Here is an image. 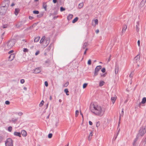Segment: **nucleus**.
Segmentation results:
<instances>
[{"label":"nucleus","instance_id":"nucleus-19","mask_svg":"<svg viewBox=\"0 0 146 146\" xmlns=\"http://www.w3.org/2000/svg\"><path fill=\"white\" fill-rule=\"evenodd\" d=\"M21 133L22 135L25 137L27 135V132L25 130H22L21 131Z\"/></svg>","mask_w":146,"mask_h":146},{"label":"nucleus","instance_id":"nucleus-56","mask_svg":"<svg viewBox=\"0 0 146 146\" xmlns=\"http://www.w3.org/2000/svg\"><path fill=\"white\" fill-rule=\"evenodd\" d=\"M99 30L98 29H97V30H96V31H95L96 33L97 34V33H99Z\"/></svg>","mask_w":146,"mask_h":146},{"label":"nucleus","instance_id":"nucleus-60","mask_svg":"<svg viewBox=\"0 0 146 146\" xmlns=\"http://www.w3.org/2000/svg\"><path fill=\"white\" fill-rule=\"evenodd\" d=\"M123 113H124V112H123V109H122V111H121V114H122V116L123 114Z\"/></svg>","mask_w":146,"mask_h":146},{"label":"nucleus","instance_id":"nucleus-58","mask_svg":"<svg viewBox=\"0 0 146 146\" xmlns=\"http://www.w3.org/2000/svg\"><path fill=\"white\" fill-rule=\"evenodd\" d=\"M99 125L100 124L98 123H97L96 125V126L97 127H98L99 126Z\"/></svg>","mask_w":146,"mask_h":146},{"label":"nucleus","instance_id":"nucleus-50","mask_svg":"<svg viewBox=\"0 0 146 146\" xmlns=\"http://www.w3.org/2000/svg\"><path fill=\"white\" fill-rule=\"evenodd\" d=\"M44 84L46 87L48 86V83L47 81H45L44 83Z\"/></svg>","mask_w":146,"mask_h":146},{"label":"nucleus","instance_id":"nucleus-34","mask_svg":"<svg viewBox=\"0 0 146 146\" xmlns=\"http://www.w3.org/2000/svg\"><path fill=\"white\" fill-rule=\"evenodd\" d=\"M28 49L27 48H24L23 49V51L24 52H28Z\"/></svg>","mask_w":146,"mask_h":146},{"label":"nucleus","instance_id":"nucleus-45","mask_svg":"<svg viewBox=\"0 0 146 146\" xmlns=\"http://www.w3.org/2000/svg\"><path fill=\"white\" fill-rule=\"evenodd\" d=\"M88 64L90 65L91 64V60L90 59L88 60Z\"/></svg>","mask_w":146,"mask_h":146},{"label":"nucleus","instance_id":"nucleus-25","mask_svg":"<svg viewBox=\"0 0 146 146\" xmlns=\"http://www.w3.org/2000/svg\"><path fill=\"white\" fill-rule=\"evenodd\" d=\"M78 18L77 17H76V18H75L72 21V23H76L78 20Z\"/></svg>","mask_w":146,"mask_h":146},{"label":"nucleus","instance_id":"nucleus-49","mask_svg":"<svg viewBox=\"0 0 146 146\" xmlns=\"http://www.w3.org/2000/svg\"><path fill=\"white\" fill-rule=\"evenodd\" d=\"M25 82V80L24 79H22L21 80V81H20V82L23 84V83H24Z\"/></svg>","mask_w":146,"mask_h":146},{"label":"nucleus","instance_id":"nucleus-10","mask_svg":"<svg viewBox=\"0 0 146 146\" xmlns=\"http://www.w3.org/2000/svg\"><path fill=\"white\" fill-rule=\"evenodd\" d=\"M140 58V56L139 55H137L134 59V62H137L138 61H139Z\"/></svg>","mask_w":146,"mask_h":146},{"label":"nucleus","instance_id":"nucleus-41","mask_svg":"<svg viewBox=\"0 0 146 146\" xmlns=\"http://www.w3.org/2000/svg\"><path fill=\"white\" fill-rule=\"evenodd\" d=\"M52 46V44H51L47 48V50H48V51L51 48V47Z\"/></svg>","mask_w":146,"mask_h":146},{"label":"nucleus","instance_id":"nucleus-39","mask_svg":"<svg viewBox=\"0 0 146 146\" xmlns=\"http://www.w3.org/2000/svg\"><path fill=\"white\" fill-rule=\"evenodd\" d=\"M65 10V9L63 7H61L60 8V11L61 12Z\"/></svg>","mask_w":146,"mask_h":146},{"label":"nucleus","instance_id":"nucleus-4","mask_svg":"<svg viewBox=\"0 0 146 146\" xmlns=\"http://www.w3.org/2000/svg\"><path fill=\"white\" fill-rule=\"evenodd\" d=\"M7 7L5 6H3L0 7V14L1 15H4L6 12Z\"/></svg>","mask_w":146,"mask_h":146},{"label":"nucleus","instance_id":"nucleus-35","mask_svg":"<svg viewBox=\"0 0 146 146\" xmlns=\"http://www.w3.org/2000/svg\"><path fill=\"white\" fill-rule=\"evenodd\" d=\"M139 137H136V139H135V140H134V141H133V145H135V143H136V141H137V139Z\"/></svg>","mask_w":146,"mask_h":146},{"label":"nucleus","instance_id":"nucleus-22","mask_svg":"<svg viewBox=\"0 0 146 146\" xmlns=\"http://www.w3.org/2000/svg\"><path fill=\"white\" fill-rule=\"evenodd\" d=\"M84 4L83 3H79L78 5V7L79 9H81L82 8Z\"/></svg>","mask_w":146,"mask_h":146},{"label":"nucleus","instance_id":"nucleus-31","mask_svg":"<svg viewBox=\"0 0 146 146\" xmlns=\"http://www.w3.org/2000/svg\"><path fill=\"white\" fill-rule=\"evenodd\" d=\"M33 13L35 14H38L39 13V11H33Z\"/></svg>","mask_w":146,"mask_h":146},{"label":"nucleus","instance_id":"nucleus-42","mask_svg":"<svg viewBox=\"0 0 146 146\" xmlns=\"http://www.w3.org/2000/svg\"><path fill=\"white\" fill-rule=\"evenodd\" d=\"M68 84H69V82H67L66 83H65L64 84V87H66L68 85Z\"/></svg>","mask_w":146,"mask_h":146},{"label":"nucleus","instance_id":"nucleus-63","mask_svg":"<svg viewBox=\"0 0 146 146\" xmlns=\"http://www.w3.org/2000/svg\"><path fill=\"white\" fill-rule=\"evenodd\" d=\"M23 89L24 90H27V88L26 87H24V88H23Z\"/></svg>","mask_w":146,"mask_h":146},{"label":"nucleus","instance_id":"nucleus-7","mask_svg":"<svg viewBox=\"0 0 146 146\" xmlns=\"http://www.w3.org/2000/svg\"><path fill=\"white\" fill-rule=\"evenodd\" d=\"M50 41V38H46L42 44L44 46L46 47L49 43Z\"/></svg>","mask_w":146,"mask_h":146},{"label":"nucleus","instance_id":"nucleus-62","mask_svg":"<svg viewBox=\"0 0 146 146\" xmlns=\"http://www.w3.org/2000/svg\"><path fill=\"white\" fill-rule=\"evenodd\" d=\"M58 17V16H54L53 17V19H56Z\"/></svg>","mask_w":146,"mask_h":146},{"label":"nucleus","instance_id":"nucleus-27","mask_svg":"<svg viewBox=\"0 0 146 146\" xmlns=\"http://www.w3.org/2000/svg\"><path fill=\"white\" fill-rule=\"evenodd\" d=\"M87 45L88 43L87 42L84 43L83 46L82 48L83 49H84L85 48V47L87 46Z\"/></svg>","mask_w":146,"mask_h":146},{"label":"nucleus","instance_id":"nucleus-13","mask_svg":"<svg viewBox=\"0 0 146 146\" xmlns=\"http://www.w3.org/2000/svg\"><path fill=\"white\" fill-rule=\"evenodd\" d=\"M46 39L45 38V36H43L42 38H41V39H40V44H42L44 42V40H45V39Z\"/></svg>","mask_w":146,"mask_h":146},{"label":"nucleus","instance_id":"nucleus-46","mask_svg":"<svg viewBox=\"0 0 146 146\" xmlns=\"http://www.w3.org/2000/svg\"><path fill=\"white\" fill-rule=\"evenodd\" d=\"M105 71H106V69H105V68H102L101 70V71L103 73H104L105 72Z\"/></svg>","mask_w":146,"mask_h":146},{"label":"nucleus","instance_id":"nucleus-30","mask_svg":"<svg viewBox=\"0 0 146 146\" xmlns=\"http://www.w3.org/2000/svg\"><path fill=\"white\" fill-rule=\"evenodd\" d=\"M120 131V129H119L118 131L117 132V135H116V136L115 137V139H114V140H115V139H116V138H117V136H118V134H119V131Z\"/></svg>","mask_w":146,"mask_h":146},{"label":"nucleus","instance_id":"nucleus-24","mask_svg":"<svg viewBox=\"0 0 146 146\" xmlns=\"http://www.w3.org/2000/svg\"><path fill=\"white\" fill-rule=\"evenodd\" d=\"M19 12V9H15V14L16 16H17L18 15Z\"/></svg>","mask_w":146,"mask_h":146},{"label":"nucleus","instance_id":"nucleus-5","mask_svg":"<svg viewBox=\"0 0 146 146\" xmlns=\"http://www.w3.org/2000/svg\"><path fill=\"white\" fill-rule=\"evenodd\" d=\"M5 146H13V141L11 139H7L5 141Z\"/></svg>","mask_w":146,"mask_h":146},{"label":"nucleus","instance_id":"nucleus-32","mask_svg":"<svg viewBox=\"0 0 146 146\" xmlns=\"http://www.w3.org/2000/svg\"><path fill=\"white\" fill-rule=\"evenodd\" d=\"M43 7L45 11L46 10L47 5L46 4H43Z\"/></svg>","mask_w":146,"mask_h":146},{"label":"nucleus","instance_id":"nucleus-9","mask_svg":"<svg viewBox=\"0 0 146 146\" xmlns=\"http://www.w3.org/2000/svg\"><path fill=\"white\" fill-rule=\"evenodd\" d=\"M115 73L116 74L118 73L119 70V66L117 64H116L115 67Z\"/></svg>","mask_w":146,"mask_h":146},{"label":"nucleus","instance_id":"nucleus-40","mask_svg":"<svg viewBox=\"0 0 146 146\" xmlns=\"http://www.w3.org/2000/svg\"><path fill=\"white\" fill-rule=\"evenodd\" d=\"M3 137L1 136L0 135V143L3 141Z\"/></svg>","mask_w":146,"mask_h":146},{"label":"nucleus","instance_id":"nucleus-26","mask_svg":"<svg viewBox=\"0 0 146 146\" xmlns=\"http://www.w3.org/2000/svg\"><path fill=\"white\" fill-rule=\"evenodd\" d=\"M64 92L66 93V95L67 96H68L69 95V94L68 93L69 92V91L66 88L64 90Z\"/></svg>","mask_w":146,"mask_h":146},{"label":"nucleus","instance_id":"nucleus-23","mask_svg":"<svg viewBox=\"0 0 146 146\" xmlns=\"http://www.w3.org/2000/svg\"><path fill=\"white\" fill-rule=\"evenodd\" d=\"M93 134L92 132H91L89 134V136H88V139L89 141H90L91 140V139L92 137V136Z\"/></svg>","mask_w":146,"mask_h":146},{"label":"nucleus","instance_id":"nucleus-20","mask_svg":"<svg viewBox=\"0 0 146 146\" xmlns=\"http://www.w3.org/2000/svg\"><path fill=\"white\" fill-rule=\"evenodd\" d=\"M146 102V98L145 97H144L142 99L141 102L140 103V104H141V103L142 104H144Z\"/></svg>","mask_w":146,"mask_h":146},{"label":"nucleus","instance_id":"nucleus-52","mask_svg":"<svg viewBox=\"0 0 146 146\" xmlns=\"http://www.w3.org/2000/svg\"><path fill=\"white\" fill-rule=\"evenodd\" d=\"M13 50H11L8 53L9 54H11V53H13Z\"/></svg>","mask_w":146,"mask_h":146},{"label":"nucleus","instance_id":"nucleus-12","mask_svg":"<svg viewBox=\"0 0 146 146\" xmlns=\"http://www.w3.org/2000/svg\"><path fill=\"white\" fill-rule=\"evenodd\" d=\"M14 135L16 136H17L19 137H21V133L20 132H15L14 133Z\"/></svg>","mask_w":146,"mask_h":146},{"label":"nucleus","instance_id":"nucleus-11","mask_svg":"<svg viewBox=\"0 0 146 146\" xmlns=\"http://www.w3.org/2000/svg\"><path fill=\"white\" fill-rule=\"evenodd\" d=\"M146 2V0H142L140 5V6L141 7H142L144 6Z\"/></svg>","mask_w":146,"mask_h":146},{"label":"nucleus","instance_id":"nucleus-38","mask_svg":"<svg viewBox=\"0 0 146 146\" xmlns=\"http://www.w3.org/2000/svg\"><path fill=\"white\" fill-rule=\"evenodd\" d=\"M87 85V83H84L83 84V88H86Z\"/></svg>","mask_w":146,"mask_h":146},{"label":"nucleus","instance_id":"nucleus-18","mask_svg":"<svg viewBox=\"0 0 146 146\" xmlns=\"http://www.w3.org/2000/svg\"><path fill=\"white\" fill-rule=\"evenodd\" d=\"M127 26L126 25H124L123 26V29H122V34H123V33H125V31L127 29Z\"/></svg>","mask_w":146,"mask_h":146},{"label":"nucleus","instance_id":"nucleus-55","mask_svg":"<svg viewBox=\"0 0 146 146\" xmlns=\"http://www.w3.org/2000/svg\"><path fill=\"white\" fill-rule=\"evenodd\" d=\"M89 124L91 125H92V123L90 121H89Z\"/></svg>","mask_w":146,"mask_h":146},{"label":"nucleus","instance_id":"nucleus-2","mask_svg":"<svg viewBox=\"0 0 146 146\" xmlns=\"http://www.w3.org/2000/svg\"><path fill=\"white\" fill-rule=\"evenodd\" d=\"M15 43V41L14 40H9L5 45V49L6 50L11 49L14 46Z\"/></svg>","mask_w":146,"mask_h":146},{"label":"nucleus","instance_id":"nucleus-17","mask_svg":"<svg viewBox=\"0 0 146 146\" xmlns=\"http://www.w3.org/2000/svg\"><path fill=\"white\" fill-rule=\"evenodd\" d=\"M116 97L115 96L114 97H112L111 98V100L113 104H114L115 103L116 100Z\"/></svg>","mask_w":146,"mask_h":146},{"label":"nucleus","instance_id":"nucleus-43","mask_svg":"<svg viewBox=\"0 0 146 146\" xmlns=\"http://www.w3.org/2000/svg\"><path fill=\"white\" fill-rule=\"evenodd\" d=\"M5 104L7 105H9L10 104V102L8 100L6 101L5 102Z\"/></svg>","mask_w":146,"mask_h":146},{"label":"nucleus","instance_id":"nucleus-29","mask_svg":"<svg viewBox=\"0 0 146 146\" xmlns=\"http://www.w3.org/2000/svg\"><path fill=\"white\" fill-rule=\"evenodd\" d=\"M104 82L103 81H101L100 82L99 86H102L104 85Z\"/></svg>","mask_w":146,"mask_h":146},{"label":"nucleus","instance_id":"nucleus-59","mask_svg":"<svg viewBox=\"0 0 146 146\" xmlns=\"http://www.w3.org/2000/svg\"><path fill=\"white\" fill-rule=\"evenodd\" d=\"M133 76V75L131 73L129 75V77L131 78H132Z\"/></svg>","mask_w":146,"mask_h":146},{"label":"nucleus","instance_id":"nucleus-33","mask_svg":"<svg viewBox=\"0 0 146 146\" xmlns=\"http://www.w3.org/2000/svg\"><path fill=\"white\" fill-rule=\"evenodd\" d=\"M12 130V127L11 126H9L8 127L7 130L9 132H11Z\"/></svg>","mask_w":146,"mask_h":146},{"label":"nucleus","instance_id":"nucleus-57","mask_svg":"<svg viewBox=\"0 0 146 146\" xmlns=\"http://www.w3.org/2000/svg\"><path fill=\"white\" fill-rule=\"evenodd\" d=\"M29 19H32L33 18V17L31 16H29Z\"/></svg>","mask_w":146,"mask_h":146},{"label":"nucleus","instance_id":"nucleus-54","mask_svg":"<svg viewBox=\"0 0 146 146\" xmlns=\"http://www.w3.org/2000/svg\"><path fill=\"white\" fill-rule=\"evenodd\" d=\"M137 44L138 46H139L140 45V42L139 40H138L137 41Z\"/></svg>","mask_w":146,"mask_h":146},{"label":"nucleus","instance_id":"nucleus-48","mask_svg":"<svg viewBox=\"0 0 146 146\" xmlns=\"http://www.w3.org/2000/svg\"><path fill=\"white\" fill-rule=\"evenodd\" d=\"M8 26L7 25H3V28H6L8 27Z\"/></svg>","mask_w":146,"mask_h":146},{"label":"nucleus","instance_id":"nucleus-36","mask_svg":"<svg viewBox=\"0 0 146 146\" xmlns=\"http://www.w3.org/2000/svg\"><path fill=\"white\" fill-rule=\"evenodd\" d=\"M95 23V25H98V20L97 19H96L94 21Z\"/></svg>","mask_w":146,"mask_h":146},{"label":"nucleus","instance_id":"nucleus-28","mask_svg":"<svg viewBox=\"0 0 146 146\" xmlns=\"http://www.w3.org/2000/svg\"><path fill=\"white\" fill-rule=\"evenodd\" d=\"M44 101L43 100H42L39 104V106L40 107H42L44 104Z\"/></svg>","mask_w":146,"mask_h":146},{"label":"nucleus","instance_id":"nucleus-37","mask_svg":"<svg viewBox=\"0 0 146 146\" xmlns=\"http://www.w3.org/2000/svg\"><path fill=\"white\" fill-rule=\"evenodd\" d=\"M79 111L77 110L76 111L75 117H77L78 115Z\"/></svg>","mask_w":146,"mask_h":146},{"label":"nucleus","instance_id":"nucleus-3","mask_svg":"<svg viewBox=\"0 0 146 146\" xmlns=\"http://www.w3.org/2000/svg\"><path fill=\"white\" fill-rule=\"evenodd\" d=\"M146 132V126L140 128L139 131V133L137 135V137H139L140 136H143Z\"/></svg>","mask_w":146,"mask_h":146},{"label":"nucleus","instance_id":"nucleus-15","mask_svg":"<svg viewBox=\"0 0 146 146\" xmlns=\"http://www.w3.org/2000/svg\"><path fill=\"white\" fill-rule=\"evenodd\" d=\"M15 55L14 54H11L10 56H9V59H10V60L11 61L15 57Z\"/></svg>","mask_w":146,"mask_h":146},{"label":"nucleus","instance_id":"nucleus-8","mask_svg":"<svg viewBox=\"0 0 146 146\" xmlns=\"http://www.w3.org/2000/svg\"><path fill=\"white\" fill-rule=\"evenodd\" d=\"M40 68H35L34 70V73H38L40 72Z\"/></svg>","mask_w":146,"mask_h":146},{"label":"nucleus","instance_id":"nucleus-51","mask_svg":"<svg viewBox=\"0 0 146 146\" xmlns=\"http://www.w3.org/2000/svg\"><path fill=\"white\" fill-rule=\"evenodd\" d=\"M39 51L38 50L35 53V55L36 56L39 54Z\"/></svg>","mask_w":146,"mask_h":146},{"label":"nucleus","instance_id":"nucleus-53","mask_svg":"<svg viewBox=\"0 0 146 146\" xmlns=\"http://www.w3.org/2000/svg\"><path fill=\"white\" fill-rule=\"evenodd\" d=\"M17 119H12V121L13 122H15V121H17Z\"/></svg>","mask_w":146,"mask_h":146},{"label":"nucleus","instance_id":"nucleus-64","mask_svg":"<svg viewBox=\"0 0 146 146\" xmlns=\"http://www.w3.org/2000/svg\"><path fill=\"white\" fill-rule=\"evenodd\" d=\"M15 5V4L14 3H12L11 5V6H12V7H13V6L14 5Z\"/></svg>","mask_w":146,"mask_h":146},{"label":"nucleus","instance_id":"nucleus-47","mask_svg":"<svg viewBox=\"0 0 146 146\" xmlns=\"http://www.w3.org/2000/svg\"><path fill=\"white\" fill-rule=\"evenodd\" d=\"M18 115L19 116H21L23 115V113L21 112H19L18 113Z\"/></svg>","mask_w":146,"mask_h":146},{"label":"nucleus","instance_id":"nucleus-1","mask_svg":"<svg viewBox=\"0 0 146 146\" xmlns=\"http://www.w3.org/2000/svg\"><path fill=\"white\" fill-rule=\"evenodd\" d=\"M90 110L95 115L101 116L104 114L105 108L103 107L94 103L90 105Z\"/></svg>","mask_w":146,"mask_h":146},{"label":"nucleus","instance_id":"nucleus-44","mask_svg":"<svg viewBox=\"0 0 146 146\" xmlns=\"http://www.w3.org/2000/svg\"><path fill=\"white\" fill-rule=\"evenodd\" d=\"M52 136V133H49L48 135V137L49 138H50Z\"/></svg>","mask_w":146,"mask_h":146},{"label":"nucleus","instance_id":"nucleus-21","mask_svg":"<svg viewBox=\"0 0 146 146\" xmlns=\"http://www.w3.org/2000/svg\"><path fill=\"white\" fill-rule=\"evenodd\" d=\"M40 39V37L39 36H37L34 39V41L35 42H38Z\"/></svg>","mask_w":146,"mask_h":146},{"label":"nucleus","instance_id":"nucleus-14","mask_svg":"<svg viewBox=\"0 0 146 146\" xmlns=\"http://www.w3.org/2000/svg\"><path fill=\"white\" fill-rule=\"evenodd\" d=\"M139 21H137L136 22L137 25H136V31L137 32H138L139 30Z\"/></svg>","mask_w":146,"mask_h":146},{"label":"nucleus","instance_id":"nucleus-61","mask_svg":"<svg viewBox=\"0 0 146 146\" xmlns=\"http://www.w3.org/2000/svg\"><path fill=\"white\" fill-rule=\"evenodd\" d=\"M57 1L56 0H53V2L54 3H56Z\"/></svg>","mask_w":146,"mask_h":146},{"label":"nucleus","instance_id":"nucleus-6","mask_svg":"<svg viewBox=\"0 0 146 146\" xmlns=\"http://www.w3.org/2000/svg\"><path fill=\"white\" fill-rule=\"evenodd\" d=\"M102 66L99 65L98 66L95 68V71L94 72V76H96L98 74V72L100 70Z\"/></svg>","mask_w":146,"mask_h":146},{"label":"nucleus","instance_id":"nucleus-16","mask_svg":"<svg viewBox=\"0 0 146 146\" xmlns=\"http://www.w3.org/2000/svg\"><path fill=\"white\" fill-rule=\"evenodd\" d=\"M73 15L72 14H70L67 17V19L68 21L71 20L73 18Z\"/></svg>","mask_w":146,"mask_h":146}]
</instances>
